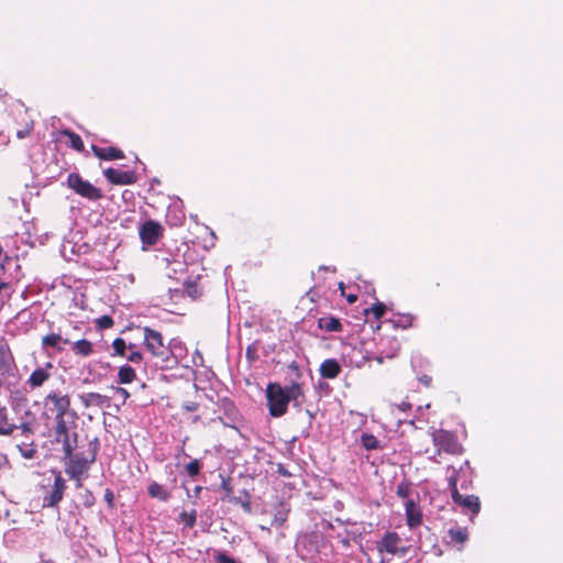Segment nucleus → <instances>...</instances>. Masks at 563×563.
Segmentation results:
<instances>
[{
	"mask_svg": "<svg viewBox=\"0 0 563 563\" xmlns=\"http://www.w3.org/2000/svg\"><path fill=\"white\" fill-rule=\"evenodd\" d=\"M135 378V371L131 366H121L118 372L120 384H129Z\"/></svg>",
	"mask_w": 563,
	"mask_h": 563,
	"instance_id": "obj_26",
	"label": "nucleus"
},
{
	"mask_svg": "<svg viewBox=\"0 0 563 563\" xmlns=\"http://www.w3.org/2000/svg\"><path fill=\"white\" fill-rule=\"evenodd\" d=\"M338 538L340 539V542L342 543V545L344 548H349L350 544H351V541H353L350 537L347 536H344L342 537L341 534L338 536Z\"/></svg>",
	"mask_w": 563,
	"mask_h": 563,
	"instance_id": "obj_44",
	"label": "nucleus"
},
{
	"mask_svg": "<svg viewBox=\"0 0 563 563\" xmlns=\"http://www.w3.org/2000/svg\"><path fill=\"white\" fill-rule=\"evenodd\" d=\"M162 235V227L155 221H146L140 229V236L144 244H155Z\"/></svg>",
	"mask_w": 563,
	"mask_h": 563,
	"instance_id": "obj_9",
	"label": "nucleus"
},
{
	"mask_svg": "<svg viewBox=\"0 0 563 563\" xmlns=\"http://www.w3.org/2000/svg\"><path fill=\"white\" fill-rule=\"evenodd\" d=\"M66 488L65 479L60 474H57L54 479V485L48 495L43 499L44 507H55L62 499Z\"/></svg>",
	"mask_w": 563,
	"mask_h": 563,
	"instance_id": "obj_7",
	"label": "nucleus"
},
{
	"mask_svg": "<svg viewBox=\"0 0 563 563\" xmlns=\"http://www.w3.org/2000/svg\"><path fill=\"white\" fill-rule=\"evenodd\" d=\"M399 410L401 411H406L407 409L410 408V404L409 402H406V401H402L400 405L397 406Z\"/></svg>",
	"mask_w": 563,
	"mask_h": 563,
	"instance_id": "obj_50",
	"label": "nucleus"
},
{
	"mask_svg": "<svg viewBox=\"0 0 563 563\" xmlns=\"http://www.w3.org/2000/svg\"><path fill=\"white\" fill-rule=\"evenodd\" d=\"M187 471L188 473L191 475V476H195L198 474V471H199V464L197 461L195 462H190L188 465H187Z\"/></svg>",
	"mask_w": 563,
	"mask_h": 563,
	"instance_id": "obj_42",
	"label": "nucleus"
},
{
	"mask_svg": "<svg viewBox=\"0 0 563 563\" xmlns=\"http://www.w3.org/2000/svg\"><path fill=\"white\" fill-rule=\"evenodd\" d=\"M126 357L132 363H139L142 361V354L139 351H132Z\"/></svg>",
	"mask_w": 563,
	"mask_h": 563,
	"instance_id": "obj_41",
	"label": "nucleus"
},
{
	"mask_svg": "<svg viewBox=\"0 0 563 563\" xmlns=\"http://www.w3.org/2000/svg\"><path fill=\"white\" fill-rule=\"evenodd\" d=\"M319 327L320 329L328 331V332H336L341 331L342 324L341 322L332 317H324L319 320Z\"/></svg>",
	"mask_w": 563,
	"mask_h": 563,
	"instance_id": "obj_24",
	"label": "nucleus"
},
{
	"mask_svg": "<svg viewBox=\"0 0 563 563\" xmlns=\"http://www.w3.org/2000/svg\"><path fill=\"white\" fill-rule=\"evenodd\" d=\"M454 503L472 512V515H476L479 511L481 504L478 497L474 495H462L459 493V489H454L451 495Z\"/></svg>",
	"mask_w": 563,
	"mask_h": 563,
	"instance_id": "obj_10",
	"label": "nucleus"
},
{
	"mask_svg": "<svg viewBox=\"0 0 563 563\" xmlns=\"http://www.w3.org/2000/svg\"><path fill=\"white\" fill-rule=\"evenodd\" d=\"M53 369L52 363H46L44 367L36 368L29 377L27 384L32 388L41 387L52 376L51 371Z\"/></svg>",
	"mask_w": 563,
	"mask_h": 563,
	"instance_id": "obj_13",
	"label": "nucleus"
},
{
	"mask_svg": "<svg viewBox=\"0 0 563 563\" xmlns=\"http://www.w3.org/2000/svg\"><path fill=\"white\" fill-rule=\"evenodd\" d=\"M361 533L356 530H346V536L350 537L353 541H356L357 537L360 536Z\"/></svg>",
	"mask_w": 563,
	"mask_h": 563,
	"instance_id": "obj_46",
	"label": "nucleus"
},
{
	"mask_svg": "<svg viewBox=\"0 0 563 563\" xmlns=\"http://www.w3.org/2000/svg\"><path fill=\"white\" fill-rule=\"evenodd\" d=\"M147 492L151 497L157 498L162 501H167L169 499V493L158 483L153 482L150 484Z\"/></svg>",
	"mask_w": 563,
	"mask_h": 563,
	"instance_id": "obj_23",
	"label": "nucleus"
},
{
	"mask_svg": "<svg viewBox=\"0 0 563 563\" xmlns=\"http://www.w3.org/2000/svg\"><path fill=\"white\" fill-rule=\"evenodd\" d=\"M112 346H113L115 355H120V356H124L125 355L126 344H125V341L123 339L117 338L113 341Z\"/></svg>",
	"mask_w": 563,
	"mask_h": 563,
	"instance_id": "obj_34",
	"label": "nucleus"
},
{
	"mask_svg": "<svg viewBox=\"0 0 563 563\" xmlns=\"http://www.w3.org/2000/svg\"><path fill=\"white\" fill-rule=\"evenodd\" d=\"M307 538H308V536H303V538H302V539H300V540L298 541V544H300L301 542H303Z\"/></svg>",
	"mask_w": 563,
	"mask_h": 563,
	"instance_id": "obj_53",
	"label": "nucleus"
},
{
	"mask_svg": "<svg viewBox=\"0 0 563 563\" xmlns=\"http://www.w3.org/2000/svg\"><path fill=\"white\" fill-rule=\"evenodd\" d=\"M74 437H75L74 441L71 440L69 432H66V433L62 434L60 437H56V441L62 443V445H63V452H64L65 457H70V455L73 453L77 434L74 433Z\"/></svg>",
	"mask_w": 563,
	"mask_h": 563,
	"instance_id": "obj_20",
	"label": "nucleus"
},
{
	"mask_svg": "<svg viewBox=\"0 0 563 563\" xmlns=\"http://www.w3.org/2000/svg\"><path fill=\"white\" fill-rule=\"evenodd\" d=\"M371 311L376 319H379L385 312V305L382 302H377L371 308Z\"/></svg>",
	"mask_w": 563,
	"mask_h": 563,
	"instance_id": "obj_37",
	"label": "nucleus"
},
{
	"mask_svg": "<svg viewBox=\"0 0 563 563\" xmlns=\"http://www.w3.org/2000/svg\"><path fill=\"white\" fill-rule=\"evenodd\" d=\"M432 440L433 444L438 448V453L441 451L450 454L462 453V445L451 432L444 430H434L432 432Z\"/></svg>",
	"mask_w": 563,
	"mask_h": 563,
	"instance_id": "obj_2",
	"label": "nucleus"
},
{
	"mask_svg": "<svg viewBox=\"0 0 563 563\" xmlns=\"http://www.w3.org/2000/svg\"><path fill=\"white\" fill-rule=\"evenodd\" d=\"M91 150L97 157L102 158V159L111 161V159H121L124 157L123 152L115 147H99V146L92 145Z\"/></svg>",
	"mask_w": 563,
	"mask_h": 563,
	"instance_id": "obj_16",
	"label": "nucleus"
},
{
	"mask_svg": "<svg viewBox=\"0 0 563 563\" xmlns=\"http://www.w3.org/2000/svg\"><path fill=\"white\" fill-rule=\"evenodd\" d=\"M449 534L452 539V541L463 543L467 539V532L464 529L456 528V529H450Z\"/></svg>",
	"mask_w": 563,
	"mask_h": 563,
	"instance_id": "obj_33",
	"label": "nucleus"
},
{
	"mask_svg": "<svg viewBox=\"0 0 563 563\" xmlns=\"http://www.w3.org/2000/svg\"><path fill=\"white\" fill-rule=\"evenodd\" d=\"M67 463L66 473L77 481V487L81 486L80 476L88 470V461L77 455H70Z\"/></svg>",
	"mask_w": 563,
	"mask_h": 563,
	"instance_id": "obj_8",
	"label": "nucleus"
},
{
	"mask_svg": "<svg viewBox=\"0 0 563 563\" xmlns=\"http://www.w3.org/2000/svg\"><path fill=\"white\" fill-rule=\"evenodd\" d=\"M114 389V393L121 397L122 399V404H124L126 401V399L130 397V394L129 391L125 389V388H122V387H115L113 388Z\"/></svg>",
	"mask_w": 563,
	"mask_h": 563,
	"instance_id": "obj_40",
	"label": "nucleus"
},
{
	"mask_svg": "<svg viewBox=\"0 0 563 563\" xmlns=\"http://www.w3.org/2000/svg\"><path fill=\"white\" fill-rule=\"evenodd\" d=\"M9 464L8 456L0 452V468L7 466Z\"/></svg>",
	"mask_w": 563,
	"mask_h": 563,
	"instance_id": "obj_47",
	"label": "nucleus"
},
{
	"mask_svg": "<svg viewBox=\"0 0 563 563\" xmlns=\"http://www.w3.org/2000/svg\"><path fill=\"white\" fill-rule=\"evenodd\" d=\"M63 134L68 136L69 141H70V144H71V147L76 151H82L84 150V142L81 140V137L71 132V131H68V130H65L63 131Z\"/></svg>",
	"mask_w": 563,
	"mask_h": 563,
	"instance_id": "obj_30",
	"label": "nucleus"
},
{
	"mask_svg": "<svg viewBox=\"0 0 563 563\" xmlns=\"http://www.w3.org/2000/svg\"><path fill=\"white\" fill-rule=\"evenodd\" d=\"M410 488L406 483H401L397 486L396 494L401 498H407L409 495Z\"/></svg>",
	"mask_w": 563,
	"mask_h": 563,
	"instance_id": "obj_38",
	"label": "nucleus"
},
{
	"mask_svg": "<svg viewBox=\"0 0 563 563\" xmlns=\"http://www.w3.org/2000/svg\"><path fill=\"white\" fill-rule=\"evenodd\" d=\"M55 421H56V437H60L62 434L69 432L66 421H65V417H55Z\"/></svg>",
	"mask_w": 563,
	"mask_h": 563,
	"instance_id": "obj_35",
	"label": "nucleus"
},
{
	"mask_svg": "<svg viewBox=\"0 0 563 563\" xmlns=\"http://www.w3.org/2000/svg\"><path fill=\"white\" fill-rule=\"evenodd\" d=\"M18 429L21 430V434L25 438H29V434L33 433V428L30 423H23L21 426H18Z\"/></svg>",
	"mask_w": 563,
	"mask_h": 563,
	"instance_id": "obj_39",
	"label": "nucleus"
},
{
	"mask_svg": "<svg viewBox=\"0 0 563 563\" xmlns=\"http://www.w3.org/2000/svg\"><path fill=\"white\" fill-rule=\"evenodd\" d=\"M288 517V509L280 507L274 515V519L272 521V526L282 527Z\"/></svg>",
	"mask_w": 563,
	"mask_h": 563,
	"instance_id": "obj_32",
	"label": "nucleus"
},
{
	"mask_svg": "<svg viewBox=\"0 0 563 563\" xmlns=\"http://www.w3.org/2000/svg\"><path fill=\"white\" fill-rule=\"evenodd\" d=\"M181 517L184 518V520L186 521V525L187 526H192L194 525V518L191 516H188L186 512H183L181 514Z\"/></svg>",
	"mask_w": 563,
	"mask_h": 563,
	"instance_id": "obj_48",
	"label": "nucleus"
},
{
	"mask_svg": "<svg viewBox=\"0 0 563 563\" xmlns=\"http://www.w3.org/2000/svg\"><path fill=\"white\" fill-rule=\"evenodd\" d=\"M462 471H463V466L460 467V472H462ZM448 481H449L450 492L452 495L454 489H457V482H459V471L453 466L448 468Z\"/></svg>",
	"mask_w": 563,
	"mask_h": 563,
	"instance_id": "obj_28",
	"label": "nucleus"
},
{
	"mask_svg": "<svg viewBox=\"0 0 563 563\" xmlns=\"http://www.w3.org/2000/svg\"><path fill=\"white\" fill-rule=\"evenodd\" d=\"M361 443L368 451L379 449V441L371 433H363L361 435Z\"/></svg>",
	"mask_w": 563,
	"mask_h": 563,
	"instance_id": "obj_27",
	"label": "nucleus"
},
{
	"mask_svg": "<svg viewBox=\"0 0 563 563\" xmlns=\"http://www.w3.org/2000/svg\"><path fill=\"white\" fill-rule=\"evenodd\" d=\"M286 390V396L288 401H295L296 404H300L303 398V390L298 383H292L290 386L284 388Z\"/></svg>",
	"mask_w": 563,
	"mask_h": 563,
	"instance_id": "obj_22",
	"label": "nucleus"
},
{
	"mask_svg": "<svg viewBox=\"0 0 563 563\" xmlns=\"http://www.w3.org/2000/svg\"><path fill=\"white\" fill-rule=\"evenodd\" d=\"M16 448H18L19 452L21 453V455L26 460H32L37 454L36 446L34 445V443L32 441L24 442L22 444H18Z\"/></svg>",
	"mask_w": 563,
	"mask_h": 563,
	"instance_id": "obj_25",
	"label": "nucleus"
},
{
	"mask_svg": "<svg viewBox=\"0 0 563 563\" xmlns=\"http://www.w3.org/2000/svg\"><path fill=\"white\" fill-rule=\"evenodd\" d=\"M413 317L411 314H401L397 316L393 320H390L394 323V327L407 329L411 327Z\"/></svg>",
	"mask_w": 563,
	"mask_h": 563,
	"instance_id": "obj_29",
	"label": "nucleus"
},
{
	"mask_svg": "<svg viewBox=\"0 0 563 563\" xmlns=\"http://www.w3.org/2000/svg\"><path fill=\"white\" fill-rule=\"evenodd\" d=\"M73 351L80 356H89L93 352V345L88 340H79L73 343Z\"/></svg>",
	"mask_w": 563,
	"mask_h": 563,
	"instance_id": "obj_21",
	"label": "nucleus"
},
{
	"mask_svg": "<svg viewBox=\"0 0 563 563\" xmlns=\"http://www.w3.org/2000/svg\"><path fill=\"white\" fill-rule=\"evenodd\" d=\"M144 340L146 349L156 357H166L168 352L167 347L163 342V336L158 331L150 328L144 329Z\"/></svg>",
	"mask_w": 563,
	"mask_h": 563,
	"instance_id": "obj_6",
	"label": "nucleus"
},
{
	"mask_svg": "<svg viewBox=\"0 0 563 563\" xmlns=\"http://www.w3.org/2000/svg\"><path fill=\"white\" fill-rule=\"evenodd\" d=\"M356 300H357V297H356L355 295H349V296H347V301H349L350 303H353V302H355Z\"/></svg>",
	"mask_w": 563,
	"mask_h": 563,
	"instance_id": "obj_51",
	"label": "nucleus"
},
{
	"mask_svg": "<svg viewBox=\"0 0 563 563\" xmlns=\"http://www.w3.org/2000/svg\"><path fill=\"white\" fill-rule=\"evenodd\" d=\"M79 399L85 408L89 407H103L109 402V398L98 393H87L79 396Z\"/></svg>",
	"mask_w": 563,
	"mask_h": 563,
	"instance_id": "obj_15",
	"label": "nucleus"
},
{
	"mask_svg": "<svg viewBox=\"0 0 563 563\" xmlns=\"http://www.w3.org/2000/svg\"><path fill=\"white\" fill-rule=\"evenodd\" d=\"M187 291H188V295H189L191 298H196V296H197V289H196L194 286L189 285V286L187 287Z\"/></svg>",
	"mask_w": 563,
	"mask_h": 563,
	"instance_id": "obj_49",
	"label": "nucleus"
},
{
	"mask_svg": "<svg viewBox=\"0 0 563 563\" xmlns=\"http://www.w3.org/2000/svg\"><path fill=\"white\" fill-rule=\"evenodd\" d=\"M69 340L68 339H64L60 334L58 333H51V334H47L45 336H43L42 339V344L44 347H53L55 350H63V344H69Z\"/></svg>",
	"mask_w": 563,
	"mask_h": 563,
	"instance_id": "obj_18",
	"label": "nucleus"
},
{
	"mask_svg": "<svg viewBox=\"0 0 563 563\" xmlns=\"http://www.w3.org/2000/svg\"><path fill=\"white\" fill-rule=\"evenodd\" d=\"M216 560L218 563H236L232 558H230L223 553H219L216 556Z\"/></svg>",
	"mask_w": 563,
	"mask_h": 563,
	"instance_id": "obj_43",
	"label": "nucleus"
},
{
	"mask_svg": "<svg viewBox=\"0 0 563 563\" xmlns=\"http://www.w3.org/2000/svg\"><path fill=\"white\" fill-rule=\"evenodd\" d=\"M220 477L222 478V489L225 493L224 498L229 499L230 501H234L235 504H241V506L246 511H250V501H249L247 495L245 494L243 498L242 497H239V498L232 497L231 496V494H232L231 481L224 479L222 475H220Z\"/></svg>",
	"mask_w": 563,
	"mask_h": 563,
	"instance_id": "obj_17",
	"label": "nucleus"
},
{
	"mask_svg": "<svg viewBox=\"0 0 563 563\" xmlns=\"http://www.w3.org/2000/svg\"><path fill=\"white\" fill-rule=\"evenodd\" d=\"M421 382H422L424 385H429V384H430V382H431V378H430V377H428V376H423V377H421Z\"/></svg>",
	"mask_w": 563,
	"mask_h": 563,
	"instance_id": "obj_52",
	"label": "nucleus"
},
{
	"mask_svg": "<svg viewBox=\"0 0 563 563\" xmlns=\"http://www.w3.org/2000/svg\"><path fill=\"white\" fill-rule=\"evenodd\" d=\"M30 131H31V128H26V129H23V130H19L16 132V136L18 139H24L25 136H27L30 134Z\"/></svg>",
	"mask_w": 563,
	"mask_h": 563,
	"instance_id": "obj_45",
	"label": "nucleus"
},
{
	"mask_svg": "<svg viewBox=\"0 0 563 563\" xmlns=\"http://www.w3.org/2000/svg\"><path fill=\"white\" fill-rule=\"evenodd\" d=\"M45 406L55 413V417H65L70 408V399L59 391L49 393L45 398Z\"/></svg>",
	"mask_w": 563,
	"mask_h": 563,
	"instance_id": "obj_5",
	"label": "nucleus"
},
{
	"mask_svg": "<svg viewBox=\"0 0 563 563\" xmlns=\"http://www.w3.org/2000/svg\"><path fill=\"white\" fill-rule=\"evenodd\" d=\"M224 406H225V411L228 413L229 422L223 421L222 418H219L220 421L223 424H230V423L235 422L238 420V416H239V412H238L236 408L234 407V405L232 402H225Z\"/></svg>",
	"mask_w": 563,
	"mask_h": 563,
	"instance_id": "obj_31",
	"label": "nucleus"
},
{
	"mask_svg": "<svg viewBox=\"0 0 563 563\" xmlns=\"http://www.w3.org/2000/svg\"><path fill=\"white\" fill-rule=\"evenodd\" d=\"M97 325L100 329H108V328H111L113 325V320L109 316H102V317L97 319Z\"/></svg>",
	"mask_w": 563,
	"mask_h": 563,
	"instance_id": "obj_36",
	"label": "nucleus"
},
{
	"mask_svg": "<svg viewBox=\"0 0 563 563\" xmlns=\"http://www.w3.org/2000/svg\"><path fill=\"white\" fill-rule=\"evenodd\" d=\"M68 186L78 195L88 198L90 200H97L101 198L102 194L100 189L95 187L87 180H84L78 174H70L67 179Z\"/></svg>",
	"mask_w": 563,
	"mask_h": 563,
	"instance_id": "obj_3",
	"label": "nucleus"
},
{
	"mask_svg": "<svg viewBox=\"0 0 563 563\" xmlns=\"http://www.w3.org/2000/svg\"><path fill=\"white\" fill-rule=\"evenodd\" d=\"M106 178L115 185H130L136 181L135 174L132 172H123L115 168L104 170Z\"/></svg>",
	"mask_w": 563,
	"mask_h": 563,
	"instance_id": "obj_11",
	"label": "nucleus"
},
{
	"mask_svg": "<svg viewBox=\"0 0 563 563\" xmlns=\"http://www.w3.org/2000/svg\"><path fill=\"white\" fill-rule=\"evenodd\" d=\"M380 553L404 556L408 552V548L402 544L400 537L396 532H387L377 543Z\"/></svg>",
	"mask_w": 563,
	"mask_h": 563,
	"instance_id": "obj_4",
	"label": "nucleus"
},
{
	"mask_svg": "<svg viewBox=\"0 0 563 563\" xmlns=\"http://www.w3.org/2000/svg\"><path fill=\"white\" fill-rule=\"evenodd\" d=\"M266 398L269 407V413L273 417H282L286 413L289 401L286 396V390H284L279 384H268L266 388Z\"/></svg>",
	"mask_w": 563,
	"mask_h": 563,
	"instance_id": "obj_1",
	"label": "nucleus"
},
{
	"mask_svg": "<svg viewBox=\"0 0 563 563\" xmlns=\"http://www.w3.org/2000/svg\"><path fill=\"white\" fill-rule=\"evenodd\" d=\"M14 430H18V426L9 423L7 418V408L0 406V434L10 435Z\"/></svg>",
	"mask_w": 563,
	"mask_h": 563,
	"instance_id": "obj_19",
	"label": "nucleus"
},
{
	"mask_svg": "<svg viewBox=\"0 0 563 563\" xmlns=\"http://www.w3.org/2000/svg\"><path fill=\"white\" fill-rule=\"evenodd\" d=\"M406 520L410 529L417 528L422 522V514L420 507L411 499L405 503Z\"/></svg>",
	"mask_w": 563,
	"mask_h": 563,
	"instance_id": "obj_12",
	"label": "nucleus"
},
{
	"mask_svg": "<svg viewBox=\"0 0 563 563\" xmlns=\"http://www.w3.org/2000/svg\"><path fill=\"white\" fill-rule=\"evenodd\" d=\"M342 371L340 363L334 358L324 360L319 368L320 376L325 379L336 378Z\"/></svg>",
	"mask_w": 563,
	"mask_h": 563,
	"instance_id": "obj_14",
	"label": "nucleus"
}]
</instances>
